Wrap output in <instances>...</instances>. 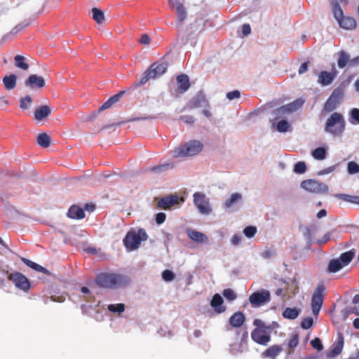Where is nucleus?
<instances>
[{
	"label": "nucleus",
	"mask_w": 359,
	"mask_h": 359,
	"mask_svg": "<svg viewBox=\"0 0 359 359\" xmlns=\"http://www.w3.org/2000/svg\"><path fill=\"white\" fill-rule=\"evenodd\" d=\"M304 103V100L303 99L299 98L287 104L280 107L278 111L283 114L292 113L301 108Z\"/></svg>",
	"instance_id": "18"
},
{
	"label": "nucleus",
	"mask_w": 359,
	"mask_h": 359,
	"mask_svg": "<svg viewBox=\"0 0 359 359\" xmlns=\"http://www.w3.org/2000/svg\"><path fill=\"white\" fill-rule=\"evenodd\" d=\"M95 282L97 285L104 288H115L121 285L124 277L121 275L111 273H102L97 275Z\"/></svg>",
	"instance_id": "5"
},
{
	"label": "nucleus",
	"mask_w": 359,
	"mask_h": 359,
	"mask_svg": "<svg viewBox=\"0 0 359 359\" xmlns=\"http://www.w3.org/2000/svg\"><path fill=\"white\" fill-rule=\"evenodd\" d=\"M206 100L203 95H197L194 97L191 101L190 107L191 108H198L203 106V103H205Z\"/></svg>",
	"instance_id": "40"
},
{
	"label": "nucleus",
	"mask_w": 359,
	"mask_h": 359,
	"mask_svg": "<svg viewBox=\"0 0 359 359\" xmlns=\"http://www.w3.org/2000/svg\"><path fill=\"white\" fill-rule=\"evenodd\" d=\"M271 300L269 291L263 290L253 292L249 297L250 303L254 306H261Z\"/></svg>",
	"instance_id": "11"
},
{
	"label": "nucleus",
	"mask_w": 359,
	"mask_h": 359,
	"mask_svg": "<svg viewBox=\"0 0 359 359\" xmlns=\"http://www.w3.org/2000/svg\"><path fill=\"white\" fill-rule=\"evenodd\" d=\"M150 41H151V39L147 34L142 35V36L140 39V42L142 44H149L150 43Z\"/></svg>",
	"instance_id": "64"
},
{
	"label": "nucleus",
	"mask_w": 359,
	"mask_h": 359,
	"mask_svg": "<svg viewBox=\"0 0 359 359\" xmlns=\"http://www.w3.org/2000/svg\"><path fill=\"white\" fill-rule=\"evenodd\" d=\"M166 219V215L164 212H158L156 215L155 221L158 224H163Z\"/></svg>",
	"instance_id": "56"
},
{
	"label": "nucleus",
	"mask_w": 359,
	"mask_h": 359,
	"mask_svg": "<svg viewBox=\"0 0 359 359\" xmlns=\"http://www.w3.org/2000/svg\"><path fill=\"white\" fill-rule=\"evenodd\" d=\"M92 13L93 18L96 21L97 23L101 24L104 21V13L101 10L97 8H93L92 9Z\"/></svg>",
	"instance_id": "41"
},
{
	"label": "nucleus",
	"mask_w": 359,
	"mask_h": 359,
	"mask_svg": "<svg viewBox=\"0 0 359 359\" xmlns=\"http://www.w3.org/2000/svg\"><path fill=\"white\" fill-rule=\"evenodd\" d=\"M344 266L338 259H332L328 264V271L330 273H336L340 271Z\"/></svg>",
	"instance_id": "37"
},
{
	"label": "nucleus",
	"mask_w": 359,
	"mask_h": 359,
	"mask_svg": "<svg viewBox=\"0 0 359 359\" xmlns=\"http://www.w3.org/2000/svg\"><path fill=\"white\" fill-rule=\"evenodd\" d=\"M170 168H172V165L170 163H163L158 165L151 167L149 170L151 172L156 174H161Z\"/></svg>",
	"instance_id": "38"
},
{
	"label": "nucleus",
	"mask_w": 359,
	"mask_h": 359,
	"mask_svg": "<svg viewBox=\"0 0 359 359\" xmlns=\"http://www.w3.org/2000/svg\"><path fill=\"white\" fill-rule=\"evenodd\" d=\"M8 279L12 281L17 288L24 292H27L30 288L29 280L25 275L20 272L15 271L9 273Z\"/></svg>",
	"instance_id": "10"
},
{
	"label": "nucleus",
	"mask_w": 359,
	"mask_h": 359,
	"mask_svg": "<svg viewBox=\"0 0 359 359\" xmlns=\"http://www.w3.org/2000/svg\"><path fill=\"white\" fill-rule=\"evenodd\" d=\"M187 236L192 241H194L196 243H205L208 241V236L196 230L188 229L186 231Z\"/></svg>",
	"instance_id": "22"
},
{
	"label": "nucleus",
	"mask_w": 359,
	"mask_h": 359,
	"mask_svg": "<svg viewBox=\"0 0 359 359\" xmlns=\"http://www.w3.org/2000/svg\"><path fill=\"white\" fill-rule=\"evenodd\" d=\"M172 9H175L177 22L182 25L187 17V12L184 5L177 0H168Z\"/></svg>",
	"instance_id": "13"
},
{
	"label": "nucleus",
	"mask_w": 359,
	"mask_h": 359,
	"mask_svg": "<svg viewBox=\"0 0 359 359\" xmlns=\"http://www.w3.org/2000/svg\"><path fill=\"white\" fill-rule=\"evenodd\" d=\"M69 218L74 219H81L85 217V212L83 208L78 205H72L67 212Z\"/></svg>",
	"instance_id": "26"
},
{
	"label": "nucleus",
	"mask_w": 359,
	"mask_h": 359,
	"mask_svg": "<svg viewBox=\"0 0 359 359\" xmlns=\"http://www.w3.org/2000/svg\"><path fill=\"white\" fill-rule=\"evenodd\" d=\"M341 27L346 29H352L356 27V22L351 17H343L338 21Z\"/></svg>",
	"instance_id": "28"
},
{
	"label": "nucleus",
	"mask_w": 359,
	"mask_h": 359,
	"mask_svg": "<svg viewBox=\"0 0 359 359\" xmlns=\"http://www.w3.org/2000/svg\"><path fill=\"white\" fill-rule=\"evenodd\" d=\"M343 313H344V316L345 319L348 316L353 314V313H355L356 315L359 316V312L358 311V309L355 306L346 308L343 311Z\"/></svg>",
	"instance_id": "52"
},
{
	"label": "nucleus",
	"mask_w": 359,
	"mask_h": 359,
	"mask_svg": "<svg viewBox=\"0 0 359 359\" xmlns=\"http://www.w3.org/2000/svg\"><path fill=\"white\" fill-rule=\"evenodd\" d=\"M229 322L231 327L239 328L245 322V316L243 312L237 311L229 318Z\"/></svg>",
	"instance_id": "21"
},
{
	"label": "nucleus",
	"mask_w": 359,
	"mask_h": 359,
	"mask_svg": "<svg viewBox=\"0 0 359 359\" xmlns=\"http://www.w3.org/2000/svg\"><path fill=\"white\" fill-rule=\"evenodd\" d=\"M241 96V93L239 90H233V91H231V92H229L227 93L226 94V97L229 100H232L233 99H238Z\"/></svg>",
	"instance_id": "55"
},
{
	"label": "nucleus",
	"mask_w": 359,
	"mask_h": 359,
	"mask_svg": "<svg viewBox=\"0 0 359 359\" xmlns=\"http://www.w3.org/2000/svg\"><path fill=\"white\" fill-rule=\"evenodd\" d=\"M22 261L23 262V263H25L27 266H28L29 267L32 268V269L38 271V272H41V273H45V274H49V271L46 269L44 268L43 266L29 260V259H27L26 258H24L22 257Z\"/></svg>",
	"instance_id": "29"
},
{
	"label": "nucleus",
	"mask_w": 359,
	"mask_h": 359,
	"mask_svg": "<svg viewBox=\"0 0 359 359\" xmlns=\"http://www.w3.org/2000/svg\"><path fill=\"white\" fill-rule=\"evenodd\" d=\"M168 63L154 62L150 67L144 72L140 81L135 82L132 87H137L139 86L144 85L150 79H155L162 76L168 69Z\"/></svg>",
	"instance_id": "1"
},
{
	"label": "nucleus",
	"mask_w": 359,
	"mask_h": 359,
	"mask_svg": "<svg viewBox=\"0 0 359 359\" xmlns=\"http://www.w3.org/2000/svg\"><path fill=\"white\" fill-rule=\"evenodd\" d=\"M180 119L184 123L189 124L194 123L195 122V118L190 115L182 116H180Z\"/></svg>",
	"instance_id": "57"
},
{
	"label": "nucleus",
	"mask_w": 359,
	"mask_h": 359,
	"mask_svg": "<svg viewBox=\"0 0 359 359\" xmlns=\"http://www.w3.org/2000/svg\"><path fill=\"white\" fill-rule=\"evenodd\" d=\"M148 236L144 229H140L137 231H129L123 240V243L128 251H133L137 249L142 241L147 239Z\"/></svg>",
	"instance_id": "4"
},
{
	"label": "nucleus",
	"mask_w": 359,
	"mask_h": 359,
	"mask_svg": "<svg viewBox=\"0 0 359 359\" xmlns=\"http://www.w3.org/2000/svg\"><path fill=\"white\" fill-rule=\"evenodd\" d=\"M108 309L111 312L121 313L124 311L125 305L123 304H109Z\"/></svg>",
	"instance_id": "45"
},
{
	"label": "nucleus",
	"mask_w": 359,
	"mask_h": 359,
	"mask_svg": "<svg viewBox=\"0 0 359 359\" xmlns=\"http://www.w3.org/2000/svg\"><path fill=\"white\" fill-rule=\"evenodd\" d=\"M325 286L319 285L316 288L311 297V309L314 316H318L322 307L324 299Z\"/></svg>",
	"instance_id": "9"
},
{
	"label": "nucleus",
	"mask_w": 359,
	"mask_h": 359,
	"mask_svg": "<svg viewBox=\"0 0 359 359\" xmlns=\"http://www.w3.org/2000/svg\"><path fill=\"white\" fill-rule=\"evenodd\" d=\"M114 104L110 99L107 100L99 109V111H103L111 107Z\"/></svg>",
	"instance_id": "60"
},
{
	"label": "nucleus",
	"mask_w": 359,
	"mask_h": 359,
	"mask_svg": "<svg viewBox=\"0 0 359 359\" xmlns=\"http://www.w3.org/2000/svg\"><path fill=\"white\" fill-rule=\"evenodd\" d=\"M283 351L281 345H273L266 348L262 353V357L265 358L276 359V357Z\"/></svg>",
	"instance_id": "23"
},
{
	"label": "nucleus",
	"mask_w": 359,
	"mask_h": 359,
	"mask_svg": "<svg viewBox=\"0 0 359 359\" xmlns=\"http://www.w3.org/2000/svg\"><path fill=\"white\" fill-rule=\"evenodd\" d=\"M17 83V76L15 74H10L3 78V83L7 90H11L15 88Z\"/></svg>",
	"instance_id": "27"
},
{
	"label": "nucleus",
	"mask_w": 359,
	"mask_h": 359,
	"mask_svg": "<svg viewBox=\"0 0 359 359\" xmlns=\"http://www.w3.org/2000/svg\"><path fill=\"white\" fill-rule=\"evenodd\" d=\"M177 82L178 84L177 90L180 93H184L190 87L189 78L186 74H180L177 76Z\"/></svg>",
	"instance_id": "25"
},
{
	"label": "nucleus",
	"mask_w": 359,
	"mask_h": 359,
	"mask_svg": "<svg viewBox=\"0 0 359 359\" xmlns=\"http://www.w3.org/2000/svg\"><path fill=\"white\" fill-rule=\"evenodd\" d=\"M347 168L349 174H356L359 172V165L354 161L348 162Z\"/></svg>",
	"instance_id": "48"
},
{
	"label": "nucleus",
	"mask_w": 359,
	"mask_h": 359,
	"mask_svg": "<svg viewBox=\"0 0 359 359\" xmlns=\"http://www.w3.org/2000/svg\"><path fill=\"white\" fill-rule=\"evenodd\" d=\"M242 198V196L241 194L234 193L231 195L230 198H228L224 203V207L226 209L230 208L233 206L237 202L241 201Z\"/></svg>",
	"instance_id": "33"
},
{
	"label": "nucleus",
	"mask_w": 359,
	"mask_h": 359,
	"mask_svg": "<svg viewBox=\"0 0 359 359\" xmlns=\"http://www.w3.org/2000/svg\"><path fill=\"white\" fill-rule=\"evenodd\" d=\"M344 347V337L341 334H339L338 341L334 345L332 348L328 350L326 353V356L327 358H332L339 355Z\"/></svg>",
	"instance_id": "19"
},
{
	"label": "nucleus",
	"mask_w": 359,
	"mask_h": 359,
	"mask_svg": "<svg viewBox=\"0 0 359 359\" xmlns=\"http://www.w3.org/2000/svg\"><path fill=\"white\" fill-rule=\"evenodd\" d=\"M351 118L359 123V109L354 108L351 112Z\"/></svg>",
	"instance_id": "58"
},
{
	"label": "nucleus",
	"mask_w": 359,
	"mask_h": 359,
	"mask_svg": "<svg viewBox=\"0 0 359 359\" xmlns=\"http://www.w3.org/2000/svg\"><path fill=\"white\" fill-rule=\"evenodd\" d=\"M253 325L256 327L251 332L252 339L260 345L266 346L271 341L269 330L272 329L270 325H266L260 319H255Z\"/></svg>",
	"instance_id": "3"
},
{
	"label": "nucleus",
	"mask_w": 359,
	"mask_h": 359,
	"mask_svg": "<svg viewBox=\"0 0 359 359\" xmlns=\"http://www.w3.org/2000/svg\"><path fill=\"white\" fill-rule=\"evenodd\" d=\"M355 256V252L353 250H349L341 253L338 259L341 263V265L346 266L349 264Z\"/></svg>",
	"instance_id": "30"
},
{
	"label": "nucleus",
	"mask_w": 359,
	"mask_h": 359,
	"mask_svg": "<svg viewBox=\"0 0 359 359\" xmlns=\"http://www.w3.org/2000/svg\"><path fill=\"white\" fill-rule=\"evenodd\" d=\"M36 142L40 147L47 148L50 145V137L46 133H41L38 135Z\"/></svg>",
	"instance_id": "34"
},
{
	"label": "nucleus",
	"mask_w": 359,
	"mask_h": 359,
	"mask_svg": "<svg viewBox=\"0 0 359 359\" xmlns=\"http://www.w3.org/2000/svg\"><path fill=\"white\" fill-rule=\"evenodd\" d=\"M336 198H339L344 201L359 205V196H351L345 194H338L334 196Z\"/></svg>",
	"instance_id": "32"
},
{
	"label": "nucleus",
	"mask_w": 359,
	"mask_h": 359,
	"mask_svg": "<svg viewBox=\"0 0 359 359\" xmlns=\"http://www.w3.org/2000/svg\"><path fill=\"white\" fill-rule=\"evenodd\" d=\"M222 294L229 301H233L237 298V295L235 292L230 288L224 290Z\"/></svg>",
	"instance_id": "46"
},
{
	"label": "nucleus",
	"mask_w": 359,
	"mask_h": 359,
	"mask_svg": "<svg viewBox=\"0 0 359 359\" xmlns=\"http://www.w3.org/2000/svg\"><path fill=\"white\" fill-rule=\"evenodd\" d=\"M51 114V109L48 105H41L36 108L34 111V118L38 121H42L47 118Z\"/></svg>",
	"instance_id": "24"
},
{
	"label": "nucleus",
	"mask_w": 359,
	"mask_h": 359,
	"mask_svg": "<svg viewBox=\"0 0 359 359\" xmlns=\"http://www.w3.org/2000/svg\"><path fill=\"white\" fill-rule=\"evenodd\" d=\"M180 198L177 195H169L161 198L158 202V208L168 210L173 205L178 204Z\"/></svg>",
	"instance_id": "15"
},
{
	"label": "nucleus",
	"mask_w": 359,
	"mask_h": 359,
	"mask_svg": "<svg viewBox=\"0 0 359 359\" xmlns=\"http://www.w3.org/2000/svg\"><path fill=\"white\" fill-rule=\"evenodd\" d=\"M290 128L289 123L285 120H281L277 123V130L280 133H285Z\"/></svg>",
	"instance_id": "47"
},
{
	"label": "nucleus",
	"mask_w": 359,
	"mask_h": 359,
	"mask_svg": "<svg viewBox=\"0 0 359 359\" xmlns=\"http://www.w3.org/2000/svg\"><path fill=\"white\" fill-rule=\"evenodd\" d=\"M203 144L197 140H191L184 145L177 147L175 149V156L185 157L198 154L203 149Z\"/></svg>",
	"instance_id": "6"
},
{
	"label": "nucleus",
	"mask_w": 359,
	"mask_h": 359,
	"mask_svg": "<svg viewBox=\"0 0 359 359\" xmlns=\"http://www.w3.org/2000/svg\"><path fill=\"white\" fill-rule=\"evenodd\" d=\"M123 94H124V91H121V92L118 93V94L111 96L109 99L111 100L112 103L114 104L120 100V98L121 97V96Z\"/></svg>",
	"instance_id": "63"
},
{
	"label": "nucleus",
	"mask_w": 359,
	"mask_h": 359,
	"mask_svg": "<svg viewBox=\"0 0 359 359\" xmlns=\"http://www.w3.org/2000/svg\"><path fill=\"white\" fill-rule=\"evenodd\" d=\"M327 150L324 147H318L312 151V156L318 161L324 160L326 158Z\"/></svg>",
	"instance_id": "36"
},
{
	"label": "nucleus",
	"mask_w": 359,
	"mask_h": 359,
	"mask_svg": "<svg viewBox=\"0 0 359 359\" xmlns=\"http://www.w3.org/2000/svg\"><path fill=\"white\" fill-rule=\"evenodd\" d=\"M25 84L30 88H42L45 86L46 83L42 76L32 74L25 81Z\"/></svg>",
	"instance_id": "16"
},
{
	"label": "nucleus",
	"mask_w": 359,
	"mask_h": 359,
	"mask_svg": "<svg viewBox=\"0 0 359 359\" xmlns=\"http://www.w3.org/2000/svg\"><path fill=\"white\" fill-rule=\"evenodd\" d=\"M194 202L202 214L208 215L211 212L209 202L204 194L196 192L194 194Z\"/></svg>",
	"instance_id": "12"
},
{
	"label": "nucleus",
	"mask_w": 359,
	"mask_h": 359,
	"mask_svg": "<svg viewBox=\"0 0 359 359\" xmlns=\"http://www.w3.org/2000/svg\"><path fill=\"white\" fill-rule=\"evenodd\" d=\"M8 104H9V101L8 100L6 96H5V95L0 96V108L6 107Z\"/></svg>",
	"instance_id": "59"
},
{
	"label": "nucleus",
	"mask_w": 359,
	"mask_h": 359,
	"mask_svg": "<svg viewBox=\"0 0 359 359\" xmlns=\"http://www.w3.org/2000/svg\"><path fill=\"white\" fill-rule=\"evenodd\" d=\"M337 74V72L335 69L332 72L322 71L319 74L318 82L322 86H328L333 82Z\"/></svg>",
	"instance_id": "17"
},
{
	"label": "nucleus",
	"mask_w": 359,
	"mask_h": 359,
	"mask_svg": "<svg viewBox=\"0 0 359 359\" xmlns=\"http://www.w3.org/2000/svg\"><path fill=\"white\" fill-rule=\"evenodd\" d=\"M242 32L244 36H247L251 32V28L249 24H244L242 26Z\"/></svg>",
	"instance_id": "62"
},
{
	"label": "nucleus",
	"mask_w": 359,
	"mask_h": 359,
	"mask_svg": "<svg viewBox=\"0 0 359 359\" xmlns=\"http://www.w3.org/2000/svg\"><path fill=\"white\" fill-rule=\"evenodd\" d=\"M237 336L241 337V344L243 343H246L248 337V332L246 330H236V332Z\"/></svg>",
	"instance_id": "54"
},
{
	"label": "nucleus",
	"mask_w": 359,
	"mask_h": 359,
	"mask_svg": "<svg viewBox=\"0 0 359 359\" xmlns=\"http://www.w3.org/2000/svg\"><path fill=\"white\" fill-rule=\"evenodd\" d=\"M301 187L306 191L314 194H325L328 191V186L316 180H306L302 182Z\"/></svg>",
	"instance_id": "8"
},
{
	"label": "nucleus",
	"mask_w": 359,
	"mask_h": 359,
	"mask_svg": "<svg viewBox=\"0 0 359 359\" xmlns=\"http://www.w3.org/2000/svg\"><path fill=\"white\" fill-rule=\"evenodd\" d=\"M332 4L333 6V13L335 18L337 21L344 17L343 11L338 4L337 0H332Z\"/></svg>",
	"instance_id": "39"
},
{
	"label": "nucleus",
	"mask_w": 359,
	"mask_h": 359,
	"mask_svg": "<svg viewBox=\"0 0 359 359\" xmlns=\"http://www.w3.org/2000/svg\"><path fill=\"white\" fill-rule=\"evenodd\" d=\"M313 318L311 317H308V318H304L302 321L301 327L303 329L307 330V329H309L313 325Z\"/></svg>",
	"instance_id": "53"
},
{
	"label": "nucleus",
	"mask_w": 359,
	"mask_h": 359,
	"mask_svg": "<svg viewBox=\"0 0 359 359\" xmlns=\"http://www.w3.org/2000/svg\"><path fill=\"white\" fill-rule=\"evenodd\" d=\"M345 127L344 116L341 113L334 112L327 119L324 130L333 136H340L344 133Z\"/></svg>",
	"instance_id": "2"
},
{
	"label": "nucleus",
	"mask_w": 359,
	"mask_h": 359,
	"mask_svg": "<svg viewBox=\"0 0 359 359\" xmlns=\"http://www.w3.org/2000/svg\"><path fill=\"white\" fill-rule=\"evenodd\" d=\"M299 344V336L297 334H292L289 339L288 346L290 348L289 353L293 351L294 348L297 346Z\"/></svg>",
	"instance_id": "44"
},
{
	"label": "nucleus",
	"mask_w": 359,
	"mask_h": 359,
	"mask_svg": "<svg viewBox=\"0 0 359 359\" xmlns=\"http://www.w3.org/2000/svg\"><path fill=\"white\" fill-rule=\"evenodd\" d=\"M175 277V273L170 270H165L162 273V278L165 281L170 282L174 280Z\"/></svg>",
	"instance_id": "50"
},
{
	"label": "nucleus",
	"mask_w": 359,
	"mask_h": 359,
	"mask_svg": "<svg viewBox=\"0 0 359 359\" xmlns=\"http://www.w3.org/2000/svg\"><path fill=\"white\" fill-rule=\"evenodd\" d=\"M15 65L16 67L22 70H27L29 67V64L26 62V58L20 55H17L14 57Z\"/></svg>",
	"instance_id": "31"
},
{
	"label": "nucleus",
	"mask_w": 359,
	"mask_h": 359,
	"mask_svg": "<svg viewBox=\"0 0 359 359\" xmlns=\"http://www.w3.org/2000/svg\"><path fill=\"white\" fill-rule=\"evenodd\" d=\"M306 170V163L304 161H298L294 164L293 171L297 174H303Z\"/></svg>",
	"instance_id": "42"
},
{
	"label": "nucleus",
	"mask_w": 359,
	"mask_h": 359,
	"mask_svg": "<svg viewBox=\"0 0 359 359\" xmlns=\"http://www.w3.org/2000/svg\"><path fill=\"white\" fill-rule=\"evenodd\" d=\"M224 300L220 294H215L213 295L210 302V306L213 308L217 313H222L226 310V307L223 305Z\"/></svg>",
	"instance_id": "20"
},
{
	"label": "nucleus",
	"mask_w": 359,
	"mask_h": 359,
	"mask_svg": "<svg viewBox=\"0 0 359 359\" xmlns=\"http://www.w3.org/2000/svg\"><path fill=\"white\" fill-rule=\"evenodd\" d=\"M337 65L339 68H344L346 65L355 67L359 65V55L353 59H350L349 55L344 50L339 52Z\"/></svg>",
	"instance_id": "14"
},
{
	"label": "nucleus",
	"mask_w": 359,
	"mask_h": 359,
	"mask_svg": "<svg viewBox=\"0 0 359 359\" xmlns=\"http://www.w3.org/2000/svg\"><path fill=\"white\" fill-rule=\"evenodd\" d=\"M311 346H312V347L313 348L318 350V351H322L323 349V344L321 342V340L318 337L314 338L311 341Z\"/></svg>",
	"instance_id": "51"
},
{
	"label": "nucleus",
	"mask_w": 359,
	"mask_h": 359,
	"mask_svg": "<svg viewBox=\"0 0 359 359\" xmlns=\"http://www.w3.org/2000/svg\"><path fill=\"white\" fill-rule=\"evenodd\" d=\"M299 310L296 308H286L283 312L285 318L294 320L298 317Z\"/></svg>",
	"instance_id": "35"
},
{
	"label": "nucleus",
	"mask_w": 359,
	"mask_h": 359,
	"mask_svg": "<svg viewBox=\"0 0 359 359\" xmlns=\"http://www.w3.org/2000/svg\"><path fill=\"white\" fill-rule=\"evenodd\" d=\"M114 104L110 99L107 100L99 109V111H103L111 107Z\"/></svg>",
	"instance_id": "61"
},
{
	"label": "nucleus",
	"mask_w": 359,
	"mask_h": 359,
	"mask_svg": "<svg viewBox=\"0 0 359 359\" xmlns=\"http://www.w3.org/2000/svg\"><path fill=\"white\" fill-rule=\"evenodd\" d=\"M257 232V228L252 226H246L243 230V233L248 238L253 237Z\"/></svg>",
	"instance_id": "49"
},
{
	"label": "nucleus",
	"mask_w": 359,
	"mask_h": 359,
	"mask_svg": "<svg viewBox=\"0 0 359 359\" xmlns=\"http://www.w3.org/2000/svg\"><path fill=\"white\" fill-rule=\"evenodd\" d=\"M32 103V99L31 96L26 95L22 97L20 100V107L22 110H26L29 108V105Z\"/></svg>",
	"instance_id": "43"
},
{
	"label": "nucleus",
	"mask_w": 359,
	"mask_h": 359,
	"mask_svg": "<svg viewBox=\"0 0 359 359\" xmlns=\"http://www.w3.org/2000/svg\"><path fill=\"white\" fill-rule=\"evenodd\" d=\"M344 95V88L341 85L332 91L324 105V110L330 112L336 109L342 102Z\"/></svg>",
	"instance_id": "7"
}]
</instances>
